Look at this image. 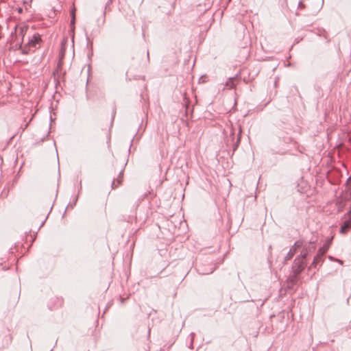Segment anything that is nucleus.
<instances>
[{
  "label": "nucleus",
  "instance_id": "nucleus-21",
  "mask_svg": "<svg viewBox=\"0 0 351 351\" xmlns=\"http://www.w3.org/2000/svg\"><path fill=\"white\" fill-rule=\"evenodd\" d=\"M17 32H18V27H17V26H15L14 31L11 32V34H10L11 36H14V34H17Z\"/></svg>",
  "mask_w": 351,
  "mask_h": 351
},
{
  "label": "nucleus",
  "instance_id": "nucleus-15",
  "mask_svg": "<svg viewBox=\"0 0 351 351\" xmlns=\"http://www.w3.org/2000/svg\"><path fill=\"white\" fill-rule=\"evenodd\" d=\"M208 80V77L206 75H202L199 78V83H205L206 82H207Z\"/></svg>",
  "mask_w": 351,
  "mask_h": 351
},
{
  "label": "nucleus",
  "instance_id": "nucleus-7",
  "mask_svg": "<svg viewBox=\"0 0 351 351\" xmlns=\"http://www.w3.org/2000/svg\"><path fill=\"white\" fill-rule=\"evenodd\" d=\"M41 40L39 34H34L31 38H29L27 45L32 47H36V45Z\"/></svg>",
  "mask_w": 351,
  "mask_h": 351
},
{
  "label": "nucleus",
  "instance_id": "nucleus-5",
  "mask_svg": "<svg viewBox=\"0 0 351 351\" xmlns=\"http://www.w3.org/2000/svg\"><path fill=\"white\" fill-rule=\"evenodd\" d=\"M241 83H245V82L237 77H232L228 78L225 86L228 88H237V86H241Z\"/></svg>",
  "mask_w": 351,
  "mask_h": 351
},
{
  "label": "nucleus",
  "instance_id": "nucleus-6",
  "mask_svg": "<svg viewBox=\"0 0 351 351\" xmlns=\"http://www.w3.org/2000/svg\"><path fill=\"white\" fill-rule=\"evenodd\" d=\"M323 257L324 255L322 254V252L317 251L308 269H310L313 267L315 268L319 264H322L324 261Z\"/></svg>",
  "mask_w": 351,
  "mask_h": 351
},
{
  "label": "nucleus",
  "instance_id": "nucleus-12",
  "mask_svg": "<svg viewBox=\"0 0 351 351\" xmlns=\"http://www.w3.org/2000/svg\"><path fill=\"white\" fill-rule=\"evenodd\" d=\"M329 248V243H326L322 247H320L318 250L319 252H322V254L324 256L326 252L328 251Z\"/></svg>",
  "mask_w": 351,
  "mask_h": 351
},
{
  "label": "nucleus",
  "instance_id": "nucleus-18",
  "mask_svg": "<svg viewBox=\"0 0 351 351\" xmlns=\"http://www.w3.org/2000/svg\"><path fill=\"white\" fill-rule=\"evenodd\" d=\"M190 336H191V341H190V346H189V348H193V344L194 338H195V333H194V332H191V333L190 334Z\"/></svg>",
  "mask_w": 351,
  "mask_h": 351
},
{
  "label": "nucleus",
  "instance_id": "nucleus-28",
  "mask_svg": "<svg viewBox=\"0 0 351 351\" xmlns=\"http://www.w3.org/2000/svg\"><path fill=\"white\" fill-rule=\"evenodd\" d=\"M274 86H275V87H276L278 86L277 80H276L275 82H274Z\"/></svg>",
  "mask_w": 351,
  "mask_h": 351
},
{
  "label": "nucleus",
  "instance_id": "nucleus-11",
  "mask_svg": "<svg viewBox=\"0 0 351 351\" xmlns=\"http://www.w3.org/2000/svg\"><path fill=\"white\" fill-rule=\"evenodd\" d=\"M67 42V38H64L61 43V49L60 50L59 54H58V59L64 60V56H65V51H66V47L65 43Z\"/></svg>",
  "mask_w": 351,
  "mask_h": 351
},
{
  "label": "nucleus",
  "instance_id": "nucleus-4",
  "mask_svg": "<svg viewBox=\"0 0 351 351\" xmlns=\"http://www.w3.org/2000/svg\"><path fill=\"white\" fill-rule=\"evenodd\" d=\"M303 245V241H297L294 243L293 245L289 249L288 253L285 257L284 261L282 263V265H285L287 263V261L292 258L293 255L297 252V250L301 247Z\"/></svg>",
  "mask_w": 351,
  "mask_h": 351
},
{
  "label": "nucleus",
  "instance_id": "nucleus-29",
  "mask_svg": "<svg viewBox=\"0 0 351 351\" xmlns=\"http://www.w3.org/2000/svg\"><path fill=\"white\" fill-rule=\"evenodd\" d=\"M147 58L149 59V51H147Z\"/></svg>",
  "mask_w": 351,
  "mask_h": 351
},
{
  "label": "nucleus",
  "instance_id": "nucleus-30",
  "mask_svg": "<svg viewBox=\"0 0 351 351\" xmlns=\"http://www.w3.org/2000/svg\"><path fill=\"white\" fill-rule=\"evenodd\" d=\"M329 258L332 260V257L331 256H329Z\"/></svg>",
  "mask_w": 351,
  "mask_h": 351
},
{
  "label": "nucleus",
  "instance_id": "nucleus-25",
  "mask_svg": "<svg viewBox=\"0 0 351 351\" xmlns=\"http://www.w3.org/2000/svg\"><path fill=\"white\" fill-rule=\"evenodd\" d=\"M346 215H347L348 218L351 220V208H350V210L348 212Z\"/></svg>",
  "mask_w": 351,
  "mask_h": 351
},
{
  "label": "nucleus",
  "instance_id": "nucleus-3",
  "mask_svg": "<svg viewBox=\"0 0 351 351\" xmlns=\"http://www.w3.org/2000/svg\"><path fill=\"white\" fill-rule=\"evenodd\" d=\"M302 250L299 256H302L303 258L306 260V257L311 253H313L316 249V246L314 241H311L308 243H303L302 246Z\"/></svg>",
  "mask_w": 351,
  "mask_h": 351
},
{
  "label": "nucleus",
  "instance_id": "nucleus-13",
  "mask_svg": "<svg viewBox=\"0 0 351 351\" xmlns=\"http://www.w3.org/2000/svg\"><path fill=\"white\" fill-rule=\"evenodd\" d=\"M23 39H21V42L16 43L14 46L11 47V49H14V50L21 49L23 47Z\"/></svg>",
  "mask_w": 351,
  "mask_h": 351
},
{
  "label": "nucleus",
  "instance_id": "nucleus-26",
  "mask_svg": "<svg viewBox=\"0 0 351 351\" xmlns=\"http://www.w3.org/2000/svg\"><path fill=\"white\" fill-rule=\"evenodd\" d=\"M17 11H18V12H19V14H22V13H23V8H22L21 7H19V8H17Z\"/></svg>",
  "mask_w": 351,
  "mask_h": 351
},
{
  "label": "nucleus",
  "instance_id": "nucleus-14",
  "mask_svg": "<svg viewBox=\"0 0 351 351\" xmlns=\"http://www.w3.org/2000/svg\"><path fill=\"white\" fill-rule=\"evenodd\" d=\"M26 27H21L20 29H19V36H21V39H24V37H25V32H26Z\"/></svg>",
  "mask_w": 351,
  "mask_h": 351
},
{
  "label": "nucleus",
  "instance_id": "nucleus-16",
  "mask_svg": "<svg viewBox=\"0 0 351 351\" xmlns=\"http://www.w3.org/2000/svg\"><path fill=\"white\" fill-rule=\"evenodd\" d=\"M49 133H50V128H49L48 130L47 131L46 134H45V136H43L40 138V140L39 143H36V144H40V143H41L44 142V141H45V140L46 139V138L49 136Z\"/></svg>",
  "mask_w": 351,
  "mask_h": 351
},
{
  "label": "nucleus",
  "instance_id": "nucleus-10",
  "mask_svg": "<svg viewBox=\"0 0 351 351\" xmlns=\"http://www.w3.org/2000/svg\"><path fill=\"white\" fill-rule=\"evenodd\" d=\"M123 169H122L120 171L118 178L117 179L113 180L112 183V189L117 188L119 185H120L121 184L122 180H123Z\"/></svg>",
  "mask_w": 351,
  "mask_h": 351
},
{
  "label": "nucleus",
  "instance_id": "nucleus-17",
  "mask_svg": "<svg viewBox=\"0 0 351 351\" xmlns=\"http://www.w3.org/2000/svg\"><path fill=\"white\" fill-rule=\"evenodd\" d=\"M77 201V197H75L72 202H69L66 208H68L69 207L73 208L75 206Z\"/></svg>",
  "mask_w": 351,
  "mask_h": 351
},
{
  "label": "nucleus",
  "instance_id": "nucleus-1",
  "mask_svg": "<svg viewBox=\"0 0 351 351\" xmlns=\"http://www.w3.org/2000/svg\"><path fill=\"white\" fill-rule=\"evenodd\" d=\"M306 259L303 258L302 256H297L292 265V272L293 274L289 278V282L294 285L297 283L299 280V275L302 272L304 269L306 262Z\"/></svg>",
  "mask_w": 351,
  "mask_h": 351
},
{
  "label": "nucleus",
  "instance_id": "nucleus-23",
  "mask_svg": "<svg viewBox=\"0 0 351 351\" xmlns=\"http://www.w3.org/2000/svg\"><path fill=\"white\" fill-rule=\"evenodd\" d=\"M241 129L240 128V130H239V137H238L237 141L236 147H237V146H238V144H239V141H240V135H241Z\"/></svg>",
  "mask_w": 351,
  "mask_h": 351
},
{
  "label": "nucleus",
  "instance_id": "nucleus-27",
  "mask_svg": "<svg viewBox=\"0 0 351 351\" xmlns=\"http://www.w3.org/2000/svg\"><path fill=\"white\" fill-rule=\"evenodd\" d=\"M112 3V0H108V1L106 3L105 9H106L107 6Z\"/></svg>",
  "mask_w": 351,
  "mask_h": 351
},
{
  "label": "nucleus",
  "instance_id": "nucleus-8",
  "mask_svg": "<svg viewBox=\"0 0 351 351\" xmlns=\"http://www.w3.org/2000/svg\"><path fill=\"white\" fill-rule=\"evenodd\" d=\"M351 228V220L350 219H346L341 226L340 228V233L346 234Z\"/></svg>",
  "mask_w": 351,
  "mask_h": 351
},
{
  "label": "nucleus",
  "instance_id": "nucleus-24",
  "mask_svg": "<svg viewBox=\"0 0 351 351\" xmlns=\"http://www.w3.org/2000/svg\"><path fill=\"white\" fill-rule=\"evenodd\" d=\"M31 121H32V119L29 120V121L28 123H27L25 125H23V127H22V128H22L23 132V131H24V130L27 128V126H28V125H29V122H30Z\"/></svg>",
  "mask_w": 351,
  "mask_h": 351
},
{
  "label": "nucleus",
  "instance_id": "nucleus-22",
  "mask_svg": "<svg viewBox=\"0 0 351 351\" xmlns=\"http://www.w3.org/2000/svg\"><path fill=\"white\" fill-rule=\"evenodd\" d=\"M183 97H184V100L185 101V104L187 105V104H188V99L186 98V93H183Z\"/></svg>",
  "mask_w": 351,
  "mask_h": 351
},
{
  "label": "nucleus",
  "instance_id": "nucleus-2",
  "mask_svg": "<svg viewBox=\"0 0 351 351\" xmlns=\"http://www.w3.org/2000/svg\"><path fill=\"white\" fill-rule=\"evenodd\" d=\"M63 60H59L57 63L56 69L53 72V78L54 82V88H62L64 84V75L65 71H62Z\"/></svg>",
  "mask_w": 351,
  "mask_h": 351
},
{
  "label": "nucleus",
  "instance_id": "nucleus-20",
  "mask_svg": "<svg viewBox=\"0 0 351 351\" xmlns=\"http://www.w3.org/2000/svg\"><path fill=\"white\" fill-rule=\"evenodd\" d=\"M20 50H21V53L23 54H25V55H27L29 53V49H26V47H24V48H21Z\"/></svg>",
  "mask_w": 351,
  "mask_h": 351
},
{
  "label": "nucleus",
  "instance_id": "nucleus-19",
  "mask_svg": "<svg viewBox=\"0 0 351 351\" xmlns=\"http://www.w3.org/2000/svg\"><path fill=\"white\" fill-rule=\"evenodd\" d=\"M298 9H304L305 8V4L304 3L303 1H300L298 2Z\"/></svg>",
  "mask_w": 351,
  "mask_h": 351
},
{
  "label": "nucleus",
  "instance_id": "nucleus-9",
  "mask_svg": "<svg viewBox=\"0 0 351 351\" xmlns=\"http://www.w3.org/2000/svg\"><path fill=\"white\" fill-rule=\"evenodd\" d=\"M70 15H71L70 28L72 32H74L75 25V21H76L75 8V7H73L71 8V10H70Z\"/></svg>",
  "mask_w": 351,
  "mask_h": 351
}]
</instances>
